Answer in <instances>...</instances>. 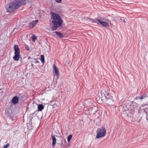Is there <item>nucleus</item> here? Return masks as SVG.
I'll list each match as a JSON object with an SVG mask.
<instances>
[{"label":"nucleus","instance_id":"1","mask_svg":"<svg viewBox=\"0 0 148 148\" xmlns=\"http://www.w3.org/2000/svg\"><path fill=\"white\" fill-rule=\"evenodd\" d=\"M52 17L53 18L52 22L54 26L52 27V29L53 30H55L61 25L62 21L59 15L53 12H52Z\"/></svg>","mask_w":148,"mask_h":148},{"label":"nucleus","instance_id":"2","mask_svg":"<svg viewBox=\"0 0 148 148\" xmlns=\"http://www.w3.org/2000/svg\"><path fill=\"white\" fill-rule=\"evenodd\" d=\"M5 8L8 12H11L18 9V8L15 0L12 3L7 4L5 6Z\"/></svg>","mask_w":148,"mask_h":148},{"label":"nucleus","instance_id":"3","mask_svg":"<svg viewBox=\"0 0 148 148\" xmlns=\"http://www.w3.org/2000/svg\"><path fill=\"white\" fill-rule=\"evenodd\" d=\"M97 131L98 132L97 133L96 138H99L105 136L106 134V130L103 127L99 129Z\"/></svg>","mask_w":148,"mask_h":148},{"label":"nucleus","instance_id":"4","mask_svg":"<svg viewBox=\"0 0 148 148\" xmlns=\"http://www.w3.org/2000/svg\"><path fill=\"white\" fill-rule=\"evenodd\" d=\"M14 49L15 50V55L13 57V59L15 60L18 61L20 57V50L18 46L16 45H15Z\"/></svg>","mask_w":148,"mask_h":148},{"label":"nucleus","instance_id":"5","mask_svg":"<svg viewBox=\"0 0 148 148\" xmlns=\"http://www.w3.org/2000/svg\"><path fill=\"white\" fill-rule=\"evenodd\" d=\"M106 103L109 106H114V101L113 99V97L110 95H107L106 96Z\"/></svg>","mask_w":148,"mask_h":148},{"label":"nucleus","instance_id":"6","mask_svg":"<svg viewBox=\"0 0 148 148\" xmlns=\"http://www.w3.org/2000/svg\"><path fill=\"white\" fill-rule=\"evenodd\" d=\"M53 72L54 75L57 76L58 77L60 75V74L58 68L57 67L56 65L54 64H53Z\"/></svg>","mask_w":148,"mask_h":148},{"label":"nucleus","instance_id":"7","mask_svg":"<svg viewBox=\"0 0 148 148\" xmlns=\"http://www.w3.org/2000/svg\"><path fill=\"white\" fill-rule=\"evenodd\" d=\"M16 2L17 5H18V8L22 5H25L26 3V0H15Z\"/></svg>","mask_w":148,"mask_h":148},{"label":"nucleus","instance_id":"8","mask_svg":"<svg viewBox=\"0 0 148 148\" xmlns=\"http://www.w3.org/2000/svg\"><path fill=\"white\" fill-rule=\"evenodd\" d=\"M97 22L105 27H109V25L107 22L103 21L101 20L97 19Z\"/></svg>","mask_w":148,"mask_h":148},{"label":"nucleus","instance_id":"9","mask_svg":"<svg viewBox=\"0 0 148 148\" xmlns=\"http://www.w3.org/2000/svg\"><path fill=\"white\" fill-rule=\"evenodd\" d=\"M85 20L86 21H87L89 22L91 21L92 22H94L97 23V24H99V23H97V19H92L90 18H88L87 17H85L84 18Z\"/></svg>","mask_w":148,"mask_h":148},{"label":"nucleus","instance_id":"10","mask_svg":"<svg viewBox=\"0 0 148 148\" xmlns=\"http://www.w3.org/2000/svg\"><path fill=\"white\" fill-rule=\"evenodd\" d=\"M101 95H103L105 98L106 95H110L108 93V90L107 89L101 90Z\"/></svg>","mask_w":148,"mask_h":148},{"label":"nucleus","instance_id":"11","mask_svg":"<svg viewBox=\"0 0 148 148\" xmlns=\"http://www.w3.org/2000/svg\"><path fill=\"white\" fill-rule=\"evenodd\" d=\"M18 98L17 96H15L12 98V102L13 104H16L18 103Z\"/></svg>","mask_w":148,"mask_h":148},{"label":"nucleus","instance_id":"12","mask_svg":"<svg viewBox=\"0 0 148 148\" xmlns=\"http://www.w3.org/2000/svg\"><path fill=\"white\" fill-rule=\"evenodd\" d=\"M51 138L52 140V146H54L56 143V139L54 136L52 135Z\"/></svg>","mask_w":148,"mask_h":148},{"label":"nucleus","instance_id":"13","mask_svg":"<svg viewBox=\"0 0 148 148\" xmlns=\"http://www.w3.org/2000/svg\"><path fill=\"white\" fill-rule=\"evenodd\" d=\"M44 106L42 104H39L38 107V111H41L44 109Z\"/></svg>","mask_w":148,"mask_h":148},{"label":"nucleus","instance_id":"14","mask_svg":"<svg viewBox=\"0 0 148 148\" xmlns=\"http://www.w3.org/2000/svg\"><path fill=\"white\" fill-rule=\"evenodd\" d=\"M36 24V23H35V22L33 21L32 22L29 23V27L30 28H32Z\"/></svg>","mask_w":148,"mask_h":148},{"label":"nucleus","instance_id":"15","mask_svg":"<svg viewBox=\"0 0 148 148\" xmlns=\"http://www.w3.org/2000/svg\"><path fill=\"white\" fill-rule=\"evenodd\" d=\"M55 33L60 38H62L63 37V36L62 35V34L58 32H56Z\"/></svg>","mask_w":148,"mask_h":148},{"label":"nucleus","instance_id":"16","mask_svg":"<svg viewBox=\"0 0 148 148\" xmlns=\"http://www.w3.org/2000/svg\"><path fill=\"white\" fill-rule=\"evenodd\" d=\"M40 60L42 63H44L45 62V58L44 55H42L40 56Z\"/></svg>","mask_w":148,"mask_h":148},{"label":"nucleus","instance_id":"17","mask_svg":"<svg viewBox=\"0 0 148 148\" xmlns=\"http://www.w3.org/2000/svg\"><path fill=\"white\" fill-rule=\"evenodd\" d=\"M72 137V135L71 134L67 138V140L68 142L71 139Z\"/></svg>","mask_w":148,"mask_h":148},{"label":"nucleus","instance_id":"18","mask_svg":"<svg viewBox=\"0 0 148 148\" xmlns=\"http://www.w3.org/2000/svg\"><path fill=\"white\" fill-rule=\"evenodd\" d=\"M146 97V95L145 94H144L142 95L141 97H140V99L141 100L143 99L144 98H145Z\"/></svg>","mask_w":148,"mask_h":148},{"label":"nucleus","instance_id":"19","mask_svg":"<svg viewBox=\"0 0 148 148\" xmlns=\"http://www.w3.org/2000/svg\"><path fill=\"white\" fill-rule=\"evenodd\" d=\"M32 41L33 42H34L36 39V37L35 36H32Z\"/></svg>","mask_w":148,"mask_h":148},{"label":"nucleus","instance_id":"20","mask_svg":"<svg viewBox=\"0 0 148 148\" xmlns=\"http://www.w3.org/2000/svg\"><path fill=\"white\" fill-rule=\"evenodd\" d=\"M9 143H8L6 145H5L3 147V148H7L9 147Z\"/></svg>","mask_w":148,"mask_h":148},{"label":"nucleus","instance_id":"21","mask_svg":"<svg viewBox=\"0 0 148 148\" xmlns=\"http://www.w3.org/2000/svg\"><path fill=\"white\" fill-rule=\"evenodd\" d=\"M26 49L28 51H29L30 49V48L28 46L26 45L25 47Z\"/></svg>","mask_w":148,"mask_h":148},{"label":"nucleus","instance_id":"22","mask_svg":"<svg viewBox=\"0 0 148 148\" xmlns=\"http://www.w3.org/2000/svg\"><path fill=\"white\" fill-rule=\"evenodd\" d=\"M144 112L148 114V108L144 109Z\"/></svg>","mask_w":148,"mask_h":148},{"label":"nucleus","instance_id":"23","mask_svg":"<svg viewBox=\"0 0 148 148\" xmlns=\"http://www.w3.org/2000/svg\"><path fill=\"white\" fill-rule=\"evenodd\" d=\"M58 3H60L62 2V0H55Z\"/></svg>","mask_w":148,"mask_h":148},{"label":"nucleus","instance_id":"24","mask_svg":"<svg viewBox=\"0 0 148 148\" xmlns=\"http://www.w3.org/2000/svg\"><path fill=\"white\" fill-rule=\"evenodd\" d=\"M120 19L121 20H122V21H123V22L124 23H125L126 21H125V19H123V18H120Z\"/></svg>","mask_w":148,"mask_h":148},{"label":"nucleus","instance_id":"25","mask_svg":"<svg viewBox=\"0 0 148 148\" xmlns=\"http://www.w3.org/2000/svg\"><path fill=\"white\" fill-rule=\"evenodd\" d=\"M61 140V144L60 145H63V141L62 140Z\"/></svg>","mask_w":148,"mask_h":148},{"label":"nucleus","instance_id":"26","mask_svg":"<svg viewBox=\"0 0 148 148\" xmlns=\"http://www.w3.org/2000/svg\"><path fill=\"white\" fill-rule=\"evenodd\" d=\"M146 119H147V120L148 121V114H147Z\"/></svg>","mask_w":148,"mask_h":148},{"label":"nucleus","instance_id":"27","mask_svg":"<svg viewBox=\"0 0 148 148\" xmlns=\"http://www.w3.org/2000/svg\"><path fill=\"white\" fill-rule=\"evenodd\" d=\"M38 21V20H36V21H34V22H35V23H36V24L37 23Z\"/></svg>","mask_w":148,"mask_h":148},{"label":"nucleus","instance_id":"28","mask_svg":"<svg viewBox=\"0 0 148 148\" xmlns=\"http://www.w3.org/2000/svg\"><path fill=\"white\" fill-rule=\"evenodd\" d=\"M136 99H140V97H137L136 98Z\"/></svg>","mask_w":148,"mask_h":148},{"label":"nucleus","instance_id":"29","mask_svg":"<svg viewBox=\"0 0 148 148\" xmlns=\"http://www.w3.org/2000/svg\"><path fill=\"white\" fill-rule=\"evenodd\" d=\"M36 63H39V62L37 60V61H36Z\"/></svg>","mask_w":148,"mask_h":148},{"label":"nucleus","instance_id":"30","mask_svg":"<svg viewBox=\"0 0 148 148\" xmlns=\"http://www.w3.org/2000/svg\"><path fill=\"white\" fill-rule=\"evenodd\" d=\"M109 21L110 23H111L110 21Z\"/></svg>","mask_w":148,"mask_h":148}]
</instances>
